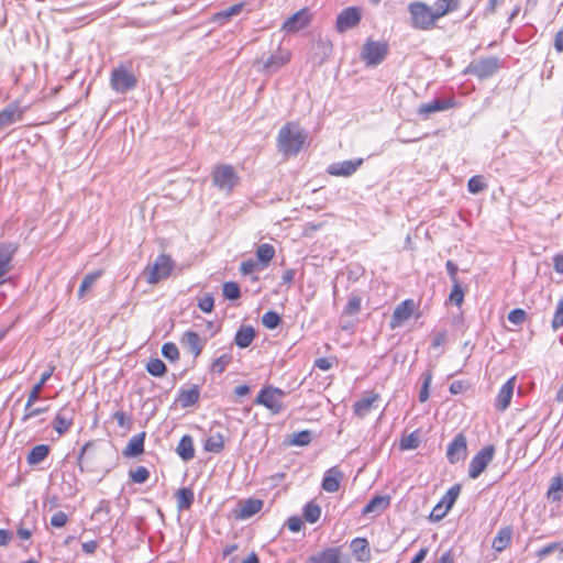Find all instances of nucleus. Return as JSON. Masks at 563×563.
Here are the masks:
<instances>
[{
  "mask_svg": "<svg viewBox=\"0 0 563 563\" xmlns=\"http://www.w3.org/2000/svg\"><path fill=\"white\" fill-rule=\"evenodd\" d=\"M101 276V272H93L87 274L84 279L81 280L80 287L78 289V296L81 298L84 297L85 292L90 289L93 284L97 282V279Z\"/></svg>",
  "mask_w": 563,
  "mask_h": 563,
  "instance_id": "45",
  "label": "nucleus"
},
{
  "mask_svg": "<svg viewBox=\"0 0 563 563\" xmlns=\"http://www.w3.org/2000/svg\"><path fill=\"white\" fill-rule=\"evenodd\" d=\"M207 340L201 339L195 331H186L180 339V343L185 346L195 357L199 356L206 345Z\"/></svg>",
  "mask_w": 563,
  "mask_h": 563,
  "instance_id": "20",
  "label": "nucleus"
},
{
  "mask_svg": "<svg viewBox=\"0 0 563 563\" xmlns=\"http://www.w3.org/2000/svg\"><path fill=\"white\" fill-rule=\"evenodd\" d=\"M212 185L220 191L229 195L240 183V176L232 165L218 164L211 172Z\"/></svg>",
  "mask_w": 563,
  "mask_h": 563,
  "instance_id": "3",
  "label": "nucleus"
},
{
  "mask_svg": "<svg viewBox=\"0 0 563 563\" xmlns=\"http://www.w3.org/2000/svg\"><path fill=\"white\" fill-rule=\"evenodd\" d=\"M363 158L335 162L328 166V174L336 177L352 176L363 164Z\"/></svg>",
  "mask_w": 563,
  "mask_h": 563,
  "instance_id": "16",
  "label": "nucleus"
},
{
  "mask_svg": "<svg viewBox=\"0 0 563 563\" xmlns=\"http://www.w3.org/2000/svg\"><path fill=\"white\" fill-rule=\"evenodd\" d=\"M362 19L361 10L356 7H349L343 9L336 18V31L344 33L350 29L355 27Z\"/></svg>",
  "mask_w": 563,
  "mask_h": 563,
  "instance_id": "13",
  "label": "nucleus"
},
{
  "mask_svg": "<svg viewBox=\"0 0 563 563\" xmlns=\"http://www.w3.org/2000/svg\"><path fill=\"white\" fill-rule=\"evenodd\" d=\"M67 522V515L64 511L55 512L51 518V525L55 528H62Z\"/></svg>",
  "mask_w": 563,
  "mask_h": 563,
  "instance_id": "63",
  "label": "nucleus"
},
{
  "mask_svg": "<svg viewBox=\"0 0 563 563\" xmlns=\"http://www.w3.org/2000/svg\"><path fill=\"white\" fill-rule=\"evenodd\" d=\"M145 432L133 435L123 450V456L135 457L144 452Z\"/></svg>",
  "mask_w": 563,
  "mask_h": 563,
  "instance_id": "25",
  "label": "nucleus"
},
{
  "mask_svg": "<svg viewBox=\"0 0 563 563\" xmlns=\"http://www.w3.org/2000/svg\"><path fill=\"white\" fill-rule=\"evenodd\" d=\"M449 509H446V507H444L440 501L433 507L431 514H430V520L431 521H440L441 519H443L446 514H448Z\"/></svg>",
  "mask_w": 563,
  "mask_h": 563,
  "instance_id": "59",
  "label": "nucleus"
},
{
  "mask_svg": "<svg viewBox=\"0 0 563 563\" xmlns=\"http://www.w3.org/2000/svg\"><path fill=\"white\" fill-rule=\"evenodd\" d=\"M173 261L167 255H158L153 265H147L143 272L148 284H157L167 278L173 269Z\"/></svg>",
  "mask_w": 563,
  "mask_h": 563,
  "instance_id": "6",
  "label": "nucleus"
},
{
  "mask_svg": "<svg viewBox=\"0 0 563 563\" xmlns=\"http://www.w3.org/2000/svg\"><path fill=\"white\" fill-rule=\"evenodd\" d=\"M203 448L207 452H221L224 448V437L219 432L210 434L206 439Z\"/></svg>",
  "mask_w": 563,
  "mask_h": 563,
  "instance_id": "38",
  "label": "nucleus"
},
{
  "mask_svg": "<svg viewBox=\"0 0 563 563\" xmlns=\"http://www.w3.org/2000/svg\"><path fill=\"white\" fill-rule=\"evenodd\" d=\"M242 8H243V3H236V4H233L231 5L230 8L219 12L217 14V18H224V19H229L233 15H236L239 14L241 11H242Z\"/></svg>",
  "mask_w": 563,
  "mask_h": 563,
  "instance_id": "62",
  "label": "nucleus"
},
{
  "mask_svg": "<svg viewBox=\"0 0 563 563\" xmlns=\"http://www.w3.org/2000/svg\"><path fill=\"white\" fill-rule=\"evenodd\" d=\"M200 398V388L198 385H191L189 388H180L178 394V402L183 408L196 405Z\"/></svg>",
  "mask_w": 563,
  "mask_h": 563,
  "instance_id": "24",
  "label": "nucleus"
},
{
  "mask_svg": "<svg viewBox=\"0 0 563 563\" xmlns=\"http://www.w3.org/2000/svg\"><path fill=\"white\" fill-rule=\"evenodd\" d=\"M449 300L460 307L464 301V290L462 289L461 283H452V290L449 296Z\"/></svg>",
  "mask_w": 563,
  "mask_h": 563,
  "instance_id": "52",
  "label": "nucleus"
},
{
  "mask_svg": "<svg viewBox=\"0 0 563 563\" xmlns=\"http://www.w3.org/2000/svg\"><path fill=\"white\" fill-rule=\"evenodd\" d=\"M527 313L523 309L517 308L508 313V321L515 325L522 324L526 320Z\"/></svg>",
  "mask_w": 563,
  "mask_h": 563,
  "instance_id": "56",
  "label": "nucleus"
},
{
  "mask_svg": "<svg viewBox=\"0 0 563 563\" xmlns=\"http://www.w3.org/2000/svg\"><path fill=\"white\" fill-rule=\"evenodd\" d=\"M512 539L511 527H505L500 529L495 536L492 547L497 552H503L510 543Z\"/></svg>",
  "mask_w": 563,
  "mask_h": 563,
  "instance_id": "32",
  "label": "nucleus"
},
{
  "mask_svg": "<svg viewBox=\"0 0 563 563\" xmlns=\"http://www.w3.org/2000/svg\"><path fill=\"white\" fill-rule=\"evenodd\" d=\"M432 380V374L430 372L424 373L423 385L419 391V401L424 402L429 398V386Z\"/></svg>",
  "mask_w": 563,
  "mask_h": 563,
  "instance_id": "58",
  "label": "nucleus"
},
{
  "mask_svg": "<svg viewBox=\"0 0 563 563\" xmlns=\"http://www.w3.org/2000/svg\"><path fill=\"white\" fill-rule=\"evenodd\" d=\"M263 500L257 498L243 499L238 504V508L234 510L235 518L245 520L260 512L263 508Z\"/></svg>",
  "mask_w": 563,
  "mask_h": 563,
  "instance_id": "17",
  "label": "nucleus"
},
{
  "mask_svg": "<svg viewBox=\"0 0 563 563\" xmlns=\"http://www.w3.org/2000/svg\"><path fill=\"white\" fill-rule=\"evenodd\" d=\"M420 439L417 431L411 432L407 437L401 438L399 449L402 451L415 450L419 446Z\"/></svg>",
  "mask_w": 563,
  "mask_h": 563,
  "instance_id": "44",
  "label": "nucleus"
},
{
  "mask_svg": "<svg viewBox=\"0 0 563 563\" xmlns=\"http://www.w3.org/2000/svg\"><path fill=\"white\" fill-rule=\"evenodd\" d=\"M214 306V299L210 294H206L198 302V307L203 312H211Z\"/></svg>",
  "mask_w": 563,
  "mask_h": 563,
  "instance_id": "60",
  "label": "nucleus"
},
{
  "mask_svg": "<svg viewBox=\"0 0 563 563\" xmlns=\"http://www.w3.org/2000/svg\"><path fill=\"white\" fill-rule=\"evenodd\" d=\"M233 357L231 354H222L221 356L217 357L212 364H211V372L216 374H222L227 366L232 362Z\"/></svg>",
  "mask_w": 563,
  "mask_h": 563,
  "instance_id": "42",
  "label": "nucleus"
},
{
  "mask_svg": "<svg viewBox=\"0 0 563 563\" xmlns=\"http://www.w3.org/2000/svg\"><path fill=\"white\" fill-rule=\"evenodd\" d=\"M162 354L165 358L174 362L179 358V350L173 342L164 343L162 346Z\"/></svg>",
  "mask_w": 563,
  "mask_h": 563,
  "instance_id": "54",
  "label": "nucleus"
},
{
  "mask_svg": "<svg viewBox=\"0 0 563 563\" xmlns=\"http://www.w3.org/2000/svg\"><path fill=\"white\" fill-rule=\"evenodd\" d=\"M286 525L291 532H299L303 527V522L298 516L289 517Z\"/></svg>",
  "mask_w": 563,
  "mask_h": 563,
  "instance_id": "64",
  "label": "nucleus"
},
{
  "mask_svg": "<svg viewBox=\"0 0 563 563\" xmlns=\"http://www.w3.org/2000/svg\"><path fill=\"white\" fill-rule=\"evenodd\" d=\"M136 85V77L125 66L120 65L111 71L110 86L115 92L126 93L134 89Z\"/></svg>",
  "mask_w": 563,
  "mask_h": 563,
  "instance_id": "8",
  "label": "nucleus"
},
{
  "mask_svg": "<svg viewBox=\"0 0 563 563\" xmlns=\"http://www.w3.org/2000/svg\"><path fill=\"white\" fill-rule=\"evenodd\" d=\"M415 309V302L411 299L404 300L394 310L391 316V328L399 327L407 321Z\"/></svg>",
  "mask_w": 563,
  "mask_h": 563,
  "instance_id": "22",
  "label": "nucleus"
},
{
  "mask_svg": "<svg viewBox=\"0 0 563 563\" xmlns=\"http://www.w3.org/2000/svg\"><path fill=\"white\" fill-rule=\"evenodd\" d=\"M311 432L309 430H303L291 435L289 443L296 446H305L311 442Z\"/></svg>",
  "mask_w": 563,
  "mask_h": 563,
  "instance_id": "48",
  "label": "nucleus"
},
{
  "mask_svg": "<svg viewBox=\"0 0 563 563\" xmlns=\"http://www.w3.org/2000/svg\"><path fill=\"white\" fill-rule=\"evenodd\" d=\"M306 563H349V558L343 554L341 547H331L312 554Z\"/></svg>",
  "mask_w": 563,
  "mask_h": 563,
  "instance_id": "12",
  "label": "nucleus"
},
{
  "mask_svg": "<svg viewBox=\"0 0 563 563\" xmlns=\"http://www.w3.org/2000/svg\"><path fill=\"white\" fill-rule=\"evenodd\" d=\"M331 52H332L331 42L328 40L319 38L312 45L311 59L316 65L320 66L327 60V58L330 56Z\"/></svg>",
  "mask_w": 563,
  "mask_h": 563,
  "instance_id": "23",
  "label": "nucleus"
},
{
  "mask_svg": "<svg viewBox=\"0 0 563 563\" xmlns=\"http://www.w3.org/2000/svg\"><path fill=\"white\" fill-rule=\"evenodd\" d=\"M460 492H461V486L459 484L452 486L446 493L445 495L442 497V499L440 500V503L446 507V509H451L452 506L454 505V503L456 501L459 495H460Z\"/></svg>",
  "mask_w": 563,
  "mask_h": 563,
  "instance_id": "43",
  "label": "nucleus"
},
{
  "mask_svg": "<svg viewBox=\"0 0 563 563\" xmlns=\"http://www.w3.org/2000/svg\"><path fill=\"white\" fill-rule=\"evenodd\" d=\"M275 256V249L272 244L263 243L256 249V258L262 264V268L266 267Z\"/></svg>",
  "mask_w": 563,
  "mask_h": 563,
  "instance_id": "39",
  "label": "nucleus"
},
{
  "mask_svg": "<svg viewBox=\"0 0 563 563\" xmlns=\"http://www.w3.org/2000/svg\"><path fill=\"white\" fill-rule=\"evenodd\" d=\"M255 338V330L251 325L241 327L234 336V343L241 347L245 349L251 345Z\"/></svg>",
  "mask_w": 563,
  "mask_h": 563,
  "instance_id": "33",
  "label": "nucleus"
},
{
  "mask_svg": "<svg viewBox=\"0 0 563 563\" xmlns=\"http://www.w3.org/2000/svg\"><path fill=\"white\" fill-rule=\"evenodd\" d=\"M93 442L89 441L87 442L80 450L78 456H77V464H78V467H79V471L81 473L85 472V466H84V457L86 454H88L90 452V450L93 448Z\"/></svg>",
  "mask_w": 563,
  "mask_h": 563,
  "instance_id": "61",
  "label": "nucleus"
},
{
  "mask_svg": "<svg viewBox=\"0 0 563 563\" xmlns=\"http://www.w3.org/2000/svg\"><path fill=\"white\" fill-rule=\"evenodd\" d=\"M353 554L358 561L366 562L371 559L368 541L364 538H355L351 542Z\"/></svg>",
  "mask_w": 563,
  "mask_h": 563,
  "instance_id": "30",
  "label": "nucleus"
},
{
  "mask_svg": "<svg viewBox=\"0 0 563 563\" xmlns=\"http://www.w3.org/2000/svg\"><path fill=\"white\" fill-rule=\"evenodd\" d=\"M49 454V446L46 444H38L31 449L26 455L29 465L34 466L42 463Z\"/></svg>",
  "mask_w": 563,
  "mask_h": 563,
  "instance_id": "34",
  "label": "nucleus"
},
{
  "mask_svg": "<svg viewBox=\"0 0 563 563\" xmlns=\"http://www.w3.org/2000/svg\"><path fill=\"white\" fill-rule=\"evenodd\" d=\"M285 397V391L280 388L274 386H267L260 390L255 404L262 405L273 413H279L284 409L283 398Z\"/></svg>",
  "mask_w": 563,
  "mask_h": 563,
  "instance_id": "7",
  "label": "nucleus"
},
{
  "mask_svg": "<svg viewBox=\"0 0 563 563\" xmlns=\"http://www.w3.org/2000/svg\"><path fill=\"white\" fill-rule=\"evenodd\" d=\"M378 398H379L378 394L372 393V394L366 395L365 397L361 398L360 400L355 401V404L353 406L354 413L360 418L365 417L367 413L371 412V410L373 409L374 402H376L378 400Z\"/></svg>",
  "mask_w": 563,
  "mask_h": 563,
  "instance_id": "28",
  "label": "nucleus"
},
{
  "mask_svg": "<svg viewBox=\"0 0 563 563\" xmlns=\"http://www.w3.org/2000/svg\"><path fill=\"white\" fill-rule=\"evenodd\" d=\"M312 15L308 9H301L290 15L282 25V30L286 34H295L306 29L311 22Z\"/></svg>",
  "mask_w": 563,
  "mask_h": 563,
  "instance_id": "10",
  "label": "nucleus"
},
{
  "mask_svg": "<svg viewBox=\"0 0 563 563\" xmlns=\"http://www.w3.org/2000/svg\"><path fill=\"white\" fill-rule=\"evenodd\" d=\"M389 53L387 42L367 38L361 51V58L368 67L383 63Z\"/></svg>",
  "mask_w": 563,
  "mask_h": 563,
  "instance_id": "4",
  "label": "nucleus"
},
{
  "mask_svg": "<svg viewBox=\"0 0 563 563\" xmlns=\"http://www.w3.org/2000/svg\"><path fill=\"white\" fill-rule=\"evenodd\" d=\"M361 298L357 295L350 296L343 312L347 316L357 314L361 311Z\"/></svg>",
  "mask_w": 563,
  "mask_h": 563,
  "instance_id": "49",
  "label": "nucleus"
},
{
  "mask_svg": "<svg viewBox=\"0 0 563 563\" xmlns=\"http://www.w3.org/2000/svg\"><path fill=\"white\" fill-rule=\"evenodd\" d=\"M176 500L179 510H187L194 504V492L188 487L180 488L176 494Z\"/></svg>",
  "mask_w": 563,
  "mask_h": 563,
  "instance_id": "37",
  "label": "nucleus"
},
{
  "mask_svg": "<svg viewBox=\"0 0 563 563\" xmlns=\"http://www.w3.org/2000/svg\"><path fill=\"white\" fill-rule=\"evenodd\" d=\"M342 478V473L332 467L328 470L322 479V488L328 493H335L340 488V481Z\"/></svg>",
  "mask_w": 563,
  "mask_h": 563,
  "instance_id": "27",
  "label": "nucleus"
},
{
  "mask_svg": "<svg viewBox=\"0 0 563 563\" xmlns=\"http://www.w3.org/2000/svg\"><path fill=\"white\" fill-rule=\"evenodd\" d=\"M410 24L418 31H430L435 27L438 19L433 8L421 1L409 3Z\"/></svg>",
  "mask_w": 563,
  "mask_h": 563,
  "instance_id": "2",
  "label": "nucleus"
},
{
  "mask_svg": "<svg viewBox=\"0 0 563 563\" xmlns=\"http://www.w3.org/2000/svg\"><path fill=\"white\" fill-rule=\"evenodd\" d=\"M177 454L184 461H190L195 456L194 441L190 435H184L176 448Z\"/></svg>",
  "mask_w": 563,
  "mask_h": 563,
  "instance_id": "35",
  "label": "nucleus"
},
{
  "mask_svg": "<svg viewBox=\"0 0 563 563\" xmlns=\"http://www.w3.org/2000/svg\"><path fill=\"white\" fill-rule=\"evenodd\" d=\"M223 297L229 300H236L241 297V290L236 283L227 282L223 284Z\"/></svg>",
  "mask_w": 563,
  "mask_h": 563,
  "instance_id": "47",
  "label": "nucleus"
},
{
  "mask_svg": "<svg viewBox=\"0 0 563 563\" xmlns=\"http://www.w3.org/2000/svg\"><path fill=\"white\" fill-rule=\"evenodd\" d=\"M495 455L494 445L484 446L470 462L468 476L476 479L493 461Z\"/></svg>",
  "mask_w": 563,
  "mask_h": 563,
  "instance_id": "9",
  "label": "nucleus"
},
{
  "mask_svg": "<svg viewBox=\"0 0 563 563\" xmlns=\"http://www.w3.org/2000/svg\"><path fill=\"white\" fill-rule=\"evenodd\" d=\"M453 107H455V100L453 98L434 99L430 102L420 104L417 112L420 117L427 119L430 114L434 112L449 110Z\"/></svg>",
  "mask_w": 563,
  "mask_h": 563,
  "instance_id": "19",
  "label": "nucleus"
},
{
  "mask_svg": "<svg viewBox=\"0 0 563 563\" xmlns=\"http://www.w3.org/2000/svg\"><path fill=\"white\" fill-rule=\"evenodd\" d=\"M18 251V246L14 243H1L0 244V286L8 280V274L13 268L12 261Z\"/></svg>",
  "mask_w": 563,
  "mask_h": 563,
  "instance_id": "11",
  "label": "nucleus"
},
{
  "mask_svg": "<svg viewBox=\"0 0 563 563\" xmlns=\"http://www.w3.org/2000/svg\"><path fill=\"white\" fill-rule=\"evenodd\" d=\"M516 386V377H510L499 389L495 400V408L499 411H505L511 401Z\"/></svg>",
  "mask_w": 563,
  "mask_h": 563,
  "instance_id": "21",
  "label": "nucleus"
},
{
  "mask_svg": "<svg viewBox=\"0 0 563 563\" xmlns=\"http://www.w3.org/2000/svg\"><path fill=\"white\" fill-rule=\"evenodd\" d=\"M459 5V0H437L432 8L435 13V18L439 20L448 13L455 11Z\"/></svg>",
  "mask_w": 563,
  "mask_h": 563,
  "instance_id": "36",
  "label": "nucleus"
},
{
  "mask_svg": "<svg viewBox=\"0 0 563 563\" xmlns=\"http://www.w3.org/2000/svg\"><path fill=\"white\" fill-rule=\"evenodd\" d=\"M290 59V51L279 47L274 54H272L266 60L263 62V69L266 71L275 73L288 64Z\"/></svg>",
  "mask_w": 563,
  "mask_h": 563,
  "instance_id": "18",
  "label": "nucleus"
},
{
  "mask_svg": "<svg viewBox=\"0 0 563 563\" xmlns=\"http://www.w3.org/2000/svg\"><path fill=\"white\" fill-rule=\"evenodd\" d=\"M467 441L463 433H459L449 443L446 449V457L451 464H455L466 457Z\"/></svg>",
  "mask_w": 563,
  "mask_h": 563,
  "instance_id": "14",
  "label": "nucleus"
},
{
  "mask_svg": "<svg viewBox=\"0 0 563 563\" xmlns=\"http://www.w3.org/2000/svg\"><path fill=\"white\" fill-rule=\"evenodd\" d=\"M280 322L282 319L279 314L275 311H267L262 317L263 325L271 330L276 329Z\"/></svg>",
  "mask_w": 563,
  "mask_h": 563,
  "instance_id": "50",
  "label": "nucleus"
},
{
  "mask_svg": "<svg viewBox=\"0 0 563 563\" xmlns=\"http://www.w3.org/2000/svg\"><path fill=\"white\" fill-rule=\"evenodd\" d=\"M75 418V408L71 405H65L62 407L53 421V428L58 434L66 433L73 426Z\"/></svg>",
  "mask_w": 563,
  "mask_h": 563,
  "instance_id": "15",
  "label": "nucleus"
},
{
  "mask_svg": "<svg viewBox=\"0 0 563 563\" xmlns=\"http://www.w3.org/2000/svg\"><path fill=\"white\" fill-rule=\"evenodd\" d=\"M390 505V496H375L373 497L367 505L363 508V515H380L385 509H387Z\"/></svg>",
  "mask_w": 563,
  "mask_h": 563,
  "instance_id": "26",
  "label": "nucleus"
},
{
  "mask_svg": "<svg viewBox=\"0 0 563 563\" xmlns=\"http://www.w3.org/2000/svg\"><path fill=\"white\" fill-rule=\"evenodd\" d=\"M146 369L147 372L155 376V377H161L163 376L167 368H166V365L164 364V362L159 358H152L147 365H146Z\"/></svg>",
  "mask_w": 563,
  "mask_h": 563,
  "instance_id": "46",
  "label": "nucleus"
},
{
  "mask_svg": "<svg viewBox=\"0 0 563 563\" xmlns=\"http://www.w3.org/2000/svg\"><path fill=\"white\" fill-rule=\"evenodd\" d=\"M21 110L19 106L15 103H11L0 111V129L8 126L21 119Z\"/></svg>",
  "mask_w": 563,
  "mask_h": 563,
  "instance_id": "31",
  "label": "nucleus"
},
{
  "mask_svg": "<svg viewBox=\"0 0 563 563\" xmlns=\"http://www.w3.org/2000/svg\"><path fill=\"white\" fill-rule=\"evenodd\" d=\"M53 372H54V367L51 366L47 371H44L41 374V378H40L38 383H36L33 386V388L31 389V391L29 394L27 401H26V409H30V407L33 406V404L38 399L40 394H41L45 383L51 378V376L53 375Z\"/></svg>",
  "mask_w": 563,
  "mask_h": 563,
  "instance_id": "29",
  "label": "nucleus"
},
{
  "mask_svg": "<svg viewBox=\"0 0 563 563\" xmlns=\"http://www.w3.org/2000/svg\"><path fill=\"white\" fill-rule=\"evenodd\" d=\"M306 133L297 123L288 122L278 132V151L286 156L297 155L306 142Z\"/></svg>",
  "mask_w": 563,
  "mask_h": 563,
  "instance_id": "1",
  "label": "nucleus"
},
{
  "mask_svg": "<svg viewBox=\"0 0 563 563\" xmlns=\"http://www.w3.org/2000/svg\"><path fill=\"white\" fill-rule=\"evenodd\" d=\"M503 66V62L497 56H487L472 62L464 70L466 75H473L479 79L492 77Z\"/></svg>",
  "mask_w": 563,
  "mask_h": 563,
  "instance_id": "5",
  "label": "nucleus"
},
{
  "mask_svg": "<svg viewBox=\"0 0 563 563\" xmlns=\"http://www.w3.org/2000/svg\"><path fill=\"white\" fill-rule=\"evenodd\" d=\"M302 516L309 523H314L321 516V508L313 501L307 503L303 507Z\"/></svg>",
  "mask_w": 563,
  "mask_h": 563,
  "instance_id": "41",
  "label": "nucleus"
},
{
  "mask_svg": "<svg viewBox=\"0 0 563 563\" xmlns=\"http://www.w3.org/2000/svg\"><path fill=\"white\" fill-rule=\"evenodd\" d=\"M487 185L484 181V178L479 175H475L471 177L467 181V189L471 194H478L486 189Z\"/></svg>",
  "mask_w": 563,
  "mask_h": 563,
  "instance_id": "51",
  "label": "nucleus"
},
{
  "mask_svg": "<svg viewBox=\"0 0 563 563\" xmlns=\"http://www.w3.org/2000/svg\"><path fill=\"white\" fill-rule=\"evenodd\" d=\"M563 492V477L558 475L552 478L550 487L548 489V497L553 501H559L562 499Z\"/></svg>",
  "mask_w": 563,
  "mask_h": 563,
  "instance_id": "40",
  "label": "nucleus"
},
{
  "mask_svg": "<svg viewBox=\"0 0 563 563\" xmlns=\"http://www.w3.org/2000/svg\"><path fill=\"white\" fill-rule=\"evenodd\" d=\"M113 420H115L120 428L130 430L132 427V420L129 416H126L123 411H115L112 416Z\"/></svg>",
  "mask_w": 563,
  "mask_h": 563,
  "instance_id": "57",
  "label": "nucleus"
},
{
  "mask_svg": "<svg viewBox=\"0 0 563 563\" xmlns=\"http://www.w3.org/2000/svg\"><path fill=\"white\" fill-rule=\"evenodd\" d=\"M563 327V297L559 300L555 313L552 320V328L554 331Z\"/></svg>",
  "mask_w": 563,
  "mask_h": 563,
  "instance_id": "55",
  "label": "nucleus"
},
{
  "mask_svg": "<svg viewBox=\"0 0 563 563\" xmlns=\"http://www.w3.org/2000/svg\"><path fill=\"white\" fill-rule=\"evenodd\" d=\"M150 477V472L145 466H137L134 471H130V478L133 483L143 484Z\"/></svg>",
  "mask_w": 563,
  "mask_h": 563,
  "instance_id": "53",
  "label": "nucleus"
}]
</instances>
